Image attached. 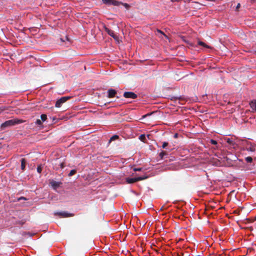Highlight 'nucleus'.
Returning <instances> with one entry per match:
<instances>
[{
  "mask_svg": "<svg viewBox=\"0 0 256 256\" xmlns=\"http://www.w3.org/2000/svg\"><path fill=\"white\" fill-rule=\"evenodd\" d=\"M102 2L108 5L123 6L126 9H128L130 6L127 4H123L116 0H102Z\"/></svg>",
  "mask_w": 256,
  "mask_h": 256,
  "instance_id": "obj_1",
  "label": "nucleus"
},
{
  "mask_svg": "<svg viewBox=\"0 0 256 256\" xmlns=\"http://www.w3.org/2000/svg\"><path fill=\"white\" fill-rule=\"evenodd\" d=\"M22 122V120H10L6 121L2 124V128H6L12 126H14L17 124H20Z\"/></svg>",
  "mask_w": 256,
  "mask_h": 256,
  "instance_id": "obj_2",
  "label": "nucleus"
},
{
  "mask_svg": "<svg viewBox=\"0 0 256 256\" xmlns=\"http://www.w3.org/2000/svg\"><path fill=\"white\" fill-rule=\"evenodd\" d=\"M148 176H138L134 178H126V181L128 184H132L136 182L142 180L146 179Z\"/></svg>",
  "mask_w": 256,
  "mask_h": 256,
  "instance_id": "obj_3",
  "label": "nucleus"
},
{
  "mask_svg": "<svg viewBox=\"0 0 256 256\" xmlns=\"http://www.w3.org/2000/svg\"><path fill=\"white\" fill-rule=\"evenodd\" d=\"M70 98V97L69 96H64L58 100L56 102V107L60 108L64 102H65L68 100Z\"/></svg>",
  "mask_w": 256,
  "mask_h": 256,
  "instance_id": "obj_4",
  "label": "nucleus"
},
{
  "mask_svg": "<svg viewBox=\"0 0 256 256\" xmlns=\"http://www.w3.org/2000/svg\"><path fill=\"white\" fill-rule=\"evenodd\" d=\"M243 145L244 146L246 144V146L245 150L248 152H254L256 150V148L254 146H252L251 144L249 143L248 141L244 140L242 143Z\"/></svg>",
  "mask_w": 256,
  "mask_h": 256,
  "instance_id": "obj_5",
  "label": "nucleus"
},
{
  "mask_svg": "<svg viewBox=\"0 0 256 256\" xmlns=\"http://www.w3.org/2000/svg\"><path fill=\"white\" fill-rule=\"evenodd\" d=\"M124 96L126 98H136L137 97V95L132 92H125L124 94Z\"/></svg>",
  "mask_w": 256,
  "mask_h": 256,
  "instance_id": "obj_6",
  "label": "nucleus"
},
{
  "mask_svg": "<svg viewBox=\"0 0 256 256\" xmlns=\"http://www.w3.org/2000/svg\"><path fill=\"white\" fill-rule=\"evenodd\" d=\"M106 31L109 35L114 38L116 40H118V37L116 34H114V32L112 30L106 28Z\"/></svg>",
  "mask_w": 256,
  "mask_h": 256,
  "instance_id": "obj_7",
  "label": "nucleus"
},
{
  "mask_svg": "<svg viewBox=\"0 0 256 256\" xmlns=\"http://www.w3.org/2000/svg\"><path fill=\"white\" fill-rule=\"evenodd\" d=\"M50 184L54 189H56L59 186L60 184L58 182L52 180L50 182Z\"/></svg>",
  "mask_w": 256,
  "mask_h": 256,
  "instance_id": "obj_8",
  "label": "nucleus"
},
{
  "mask_svg": "<svg viewBox=\"0 0 256 256\" xmlns=\"http://www.w3.org/2000/svg\"><path fill=\"white\" fill-rule=\"evenodd\" d=\"M116 94V91L114 90L110 89L108 90V96L110 98L114 97Z\"/></svg>",
  "mask_w": 256,
  "mask_h": 256,
  "instance_id": "obj_9",
  "label": "nucleus"
},
{
  "mask_svg": "<svg viewBox=\"0 0 256 256\" xmlns=\"http://www.w3.org/2000/svg\"><path fill=\"white\" fill-rule=\"evenodd\" d=\"M58 214L60 215L64 218L70 217L73 216L72 214H68L66 212H58Z\"/></svg>",
  "mask_w": 256,
  "mask_h": 256,
  "instance_id": "obj_10",
  "label": "nucleus"
},
{
  "mask_svg": "<svg viewBox=\"0 0 256 256\" xmlns=\"http://www.w3.org/2000/svg\"><path fill=\"white\" fill-rule=\"evenodd\" d=\"M250 106L251 107V108L256 111V100H253V101H252L250 104Z\"/></svg>",
  "mask_w": 256,
  "mask_h": 256,
  "instance_id": "obj_11",
  "label": "nucleus"
},
{
  "mask_svg": "<svg viewBox=\"0 0 256 256\" xmlns=\"http://www.w3.org/2000/svg\"><path fill=\"white\" fill-rule=\"evenodd\" d=\"M198 44L200 46H203V47H204V48H211V47H210V46H209L207 45L205 43H204V42H202L198 41Z\"/></svg>",
  "mask_w": 256,
  "mask_h": 256,
  "instance_id": "obj_12",
  "label": "nucleus"
},
{
  "mask_svg": "<svg viewBox=\"0 0 256 256\" xmlns=\"http://www.w3.org/2000/svg\"><path fill=\"white\" fill-rule=\"evenodd\" d=\"M26 166V161L24 158L21 160V168L22 170H24Z\"/></svg>",
  "mask_w": 256,
  "mask_h": 256,
  "instance_id": "obj_13",
  "label": "nucleus"
},
{
  "mask_svg": "<svg viewBox=\"0 0 256 256\" xmlns=\"http://www.w3.org/2000/svg\"><path fill=\"white\" fill-rule=\"evenodd\" d=\"M139 139L142 141V142H146V136L144 134H141L140 136H139Z\"/></svg>",
  "mask_w": 256,
  "mask_h": 256,
  "instance_id": "obj_14",
  "label": "nucleus"
},
{
  "mask_svg": "<svg viewBox=\"0 0 256 256\" xmlns=\"http://www.w3.org/2000/svg\"><path fill=\"white\" fill-rule=\"evenodd\" d=\"M225 140L230 144L232 145L234 144L233 140L232 138H225Z\"/></svg>",
  "mask_w": 256,
  "mask_h": 256,
  "instance_id": "obj_15",
  "label": "nucleus"
},
{
  "mask_svg": "<svg viewBox=\"0 0 256 256\" xmlns=\"http://www.w3.org/2000/svg\"><path fill=\"white\" fill-rule=\"evenodd\" d=\"M246 160L248 163H251L252 162V158L250 156H248L246 158Z\"/></svg>",
  "mask_w": 256,
  "mask_h": 256,
  "instance_id": "obj_16",
  "label": "nucleus"
},
{
  "mask_svg": "<svg viewBox=\"0 0 256 256\" xmlns=\"http://www.w3.org/2000/svg\"><path fill=\"white\" fill-rule=\"evenodd\" d=\"M118 136H116V135H114V136H112L110 138L109 142H112V140H116L118 139Z\"/></svg>",
  "mask_w": 256,
  "mask_h": 256,
  "instance_id": "obj_17",
  "label": "nucleus"
},
{
  "mask_svg": "<svg viewBox=\"0 0 256 256\" xmlns=\"http://www.w3.org/2000/svg\"><path fill=\"white\" fill-rule=\"evenodd\" d=\"M166 155V152L164 151H162V152H160L159 156H160V158L162 159L164 158V156Z\"/></svg>",
  "mask_w": 256,
  "mask_h": 256,
  "instance_id": "obj_18",
  "label": "nucleus"
},
{
  "mask_svg": "<svg viewBox=\"0 0 256 256\" xmlns=\"http://www.w3.org/2000/svg\"><path fill=\"white\" fill-rule=\"evenodd\" d=\"M40 118H41L43 122H44L47 118V116H46V115L43 114L41 115Z\"/></svg>",
  "mask_w": 256,
  "mask_h": 256,
  "instance_id": "obj_19",
  "label": "nucleus"
},
{
  "mask_svg": "<svg viewBox=\"0 0 256 256\" xmlns=\"http://www.w3.org/2000/svg\"><path fill=\"white\" fill-rule=\"evenodd\" d=\"M76 172V170H70V172L69 173V176H72L74 175Z\"/></svg>",
  "mask_w": 256,
  "mask_h": 256,
  "instance_id": "obj_20",
  "label": "nucleus"
},
{
  "mask_svg": "<svg viewBox=\"0 0 256 256\" xmlns=\"http://www.w3.org/2000/svg\"><path fill=\"white\" fill-rule=\"evenodd\" d=\"M210 142L211 144L214 145H216L217 144V142L214 140H210Z\"/></svg>",
  "mask_w": 256,
  "mask_h": 256,
  "instance_id": "obj_21",
  "label": "nucleus"
},
{
  "mask_svg": "<svg viewBox=\"0 0 256 256\" xmlns=\"http://www.w3.org/2000/svg\"><path fill=\"white\" fill-rule=\"evenodd\" d=\"M168 145V142H164L163 144H162V147L163 148H166V146H167Z\"/></svg>",
  "mask_w": 256,
  "mask_h": 256,
  "instance_id": "obj_22",
  "label": "nucleus"
},
{
  "mask_svg": "<svg viewBox=\"0 0 256 256\" xmlns=\"http://www.w3.org/2000/svg\"><path fill=\"white\" fill-rule=\"evenodd\" d=\"M42 170V168L40 166H39L38 168H37V171L38 173H40L41 172Z\"/></svg>",
  "mask_w": 256,
  "mask_h": 256,
  "instance_id": "obj_23",
  "label": "nucleus"
},
{
  "mask_svg": "<svg viewBox=\"0 0 256 256\" xmlns=\"http://www.w3.org/2000/svg\"><path fill=\"white\" fill-rule=\"evenodd\" d=\"M36 123V124H38V125H40L42 124V121L40 120H37Z\"/></svg>",
  "mask_w": 256,
  "mask_h": 256,
  "instance_id": "obj_24",
  "label": "nucleus"
},
{
  "mask_svg": "<svg viewBox=\"0 0 256 256\" xmlns=\"http://www.w3.org/2000/svg\"><path fill=\"white\" fill-rule=\"evenodd\" d=\"M142 168H134V171H140L141 170Z\"/></svg>",
  "mask_w": 256,
  "mask_h": 256,
  "instance_id": "obj_25",
  "label": "nucleus"
},
{
  "mask_svg": "<svg viewBox=\"0 0 256 256\" xmlns=\"http://www.w3.org/2000/svg\"><path fill=\"white\" fill-rule=\"evenodd\" d=\"M157 32H158V33L160 34H164L166 37V36H165V35L162 33V32L161 30H157Z\"/></svg>",
  "mask_w": 256,
  "mask_h": 256,
  "instance_id": "obj_26",
  "label": "nucleus"
},
{
  "mask_svg": "<svg viewBox=\"0 0 256 256\" xmlns=\"http://www.w3.org/2000/svg\"><path fill=\"white\" fill-rule=\"evenodd\" d=\"M26 200V198L22 196L18 198V200Z\"/></svg>",
  "mask_w": 256,
  "mask_h": 256,
  "instance_id": "obj_27",
  "label": "nucleus"
},
{
  "mask_svg": "<svg viewBox=\"0 0 256 256\" xmlns=\"http://www.w3.org/2000/svg\"><path fill=\"white\" fill-rule=\"evenodd\" d=\"M240 7V4H238L236 6V10H238V8Z\"/></svg>",
  "mask_w": 256,
  "mask_h": 256,
  "instance_id": "obj_28",
  "label": "nucleus"
},
{
  "mask_svg": "<svg viewBox=\"0 0 256 256\" xmlns=\"http://www.w3.org/2000/svg\"><path fill=\"white\" fill-rule=\"evenodd\" d=\"M172 2L179 1V0H171Z\"/></svg>",
  "mask_w": 256,
  "mask_h": 256,
  "instance_id": "obj_29",
  "label": "nucleus"
},
{
  "mask_svg": "<svg viewBox=\"0 0 256 256\" xmlns=\"http://www.w3.org/2000/svg\"><path fill=\"white\" fill-rule=\"evenodd\" d=\"M63 166H64L63 164H61V167L62 168V167H63Z\"/></svg>",
  "mask_w": 256,
  "mask_h": 256,
  "instance_id": "obj_30",
  "label": "nucleus"
}]
</instances>
